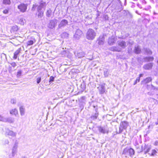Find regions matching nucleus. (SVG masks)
<instances>
[{
    "mask_svg": "<svg viewBox=\"0 0 158 158\" xmlns=\"http://www.w3.org/2000/svg\"><path fill=\"white\" fill-rule=\"evenodd\" d=\"M39 5H37L36 4H34L33 5L31 8V10L34 11L35 10L37 7V10H44L47 6V3L46 2L41 0L39 3Z\"/></svg>",
    "mask_w": 158,
    "mask_h": 158,
    "instance_id": "nucleus-1",
    "label": "nucleus"
},
{
    "mask_svg": "<svg viewBox=\"0 0 158 158\" xmlns=\"http://www.w3.org/2000/svg\"><path fill=\"white\" fill-rule=\"evenodd\" d=\"M96 33L95 31L92 29H89L86 34V38L89 40H93L96 36Z\"/></svg>",
    "mask_w": 158,
    "mask_h": 158,
    "instance_id": "nucleus-2",
    "label": "nucleus"
},
{
    "mask_svg": "<svg viewBox=\"0 0 158 158\" xmlns=\"http://www.w3.org/2000/svg\"><path fill=\"white\" fill-rule=\"evenodd\" d=\"M4 131L5 135L10 136L12 137H16L17 135V133L16 132L13 131L7 128H6Z\"/></svg>",
    "mask_w": 158,
    "mask_h": 158,
    "instance_id": "nucleus-3",
    "label": "nucleus"
},
{
    "mask_svg": "<svg viewBox=\"0 0 158 158\" xmlns=\"http://www.w3.org/2000/svg\"><path fill=\"white\" fill-rule=\"evenodd\" d=\"M0 121L4 122H8L9 123H13L15 122V118L11 117H4L0 115Z\"/></svg>",
    "mask_w": 158,
    "mask_h": 158,
    "instance_id": "nucleus-4",
    "label": "nucleus"
},
{
    "mask_svg": "<svg viewBox=\"0 0 158 158\" xmlns=\"http://www.w3.org/2000/svg\"><path fill=\"white\" fill-rule=\"evenodd\" d=\"M128 125V123L126 121L122 122L119 127V133H122L123 130H125L127 129Z\"/></svg>",
    "mask_w": 158,
    "mask_h": 158,
    "instance_id": "nucleus-5",
    "label": "nucleus"
},
{
    "mask_svg": "<svg viewBox=\"0 0 158 158\" xmlns=\"http://www.w3.org/2000/svg\"><path fill=\"white\" fill-rule=\"evenodd\" d=\"M57 23V19H54L51 20L50 21L49 23L48 24V27L50 29H52L55 28L56 25Z\"/></svg>",
    "mask_w": 158,
    "mask_h": 158,
    "instance_id": "nucleus-6",
    "label": "nucleus"
},
{
    "mask_svg": "<svg viewBox=\"0 0 158 158\" xmlns=\"http://www.w3.org/2000/svg\"><path fill=\"white\" fill-rule=\"evenodd\" d=\"M27 4L22 3L18 6V8L20 12L24 13L26 11L27 9Z\"/></svg>",
    "mask_w": 158,
    "mask_h": 158,
    "instance_id": "nucleus-7",
    "label": "nucleus"
},
{
    "mask_svg": "<svg viewBox=\"0 0 158 158\" xmlns=\"http://www.w3.org/2000/svg\"><path fill=\"white\" fill-rule=\"evenodd\" d=\"M18 146V143L15 142L12 149L11 153L13 157L17 153Z\"/></svg>",
    "mask_w": 158,
    "mask_h": 158,
    "instance_id": "nucleus-8",
    "label": "nucleus"
},
{
    "mask_svg": "<svg viewBox=\"0 0 158 158\" xmlns=\"http://www.w3.org/2000/svg\"><path fill=\"white\" fill-rule=\"evenodd\" d=\"M82 31L79 29H77L75 32L73 37L74 38L76 39H80L81 35L82 34Z\"/></svg>",
    "mask_w": 158,
    "mask_h": 158,
    "instance_id": "nucleus-9",
    "label": "nucleus"
},
{
    "mask_svg": "<svg viewBox=\"0 0 158 158\" xmlns=\"http://www.w3.org/2000/svg\"><path fill=\"white\" fill-rule=\"evenodd\" d=\"M97 42L99 45H103L104 43L105 38L104 35H101L97 40Z\"/></svg>",
    "mask_w": 158,
    "mask_h": 158,
    "instance_id": "nucleus-10",
    "label": "nucleus"
},
{
    "mask_svg": "<svg viewBox=\"0 0 158 158\" xmlns=\"http://www.w3.org/2000/svg\"><path fill=\"white\" fill-rule=\"evenodd\" d=\"M98 88L100 94H104L106 91L105 84L104 83L100 85V86L98 87Z\"/></svg>",
    "mask_w": 158,
    "mask_h": 158,
    "instance_id": "nucleus-11",
    "label": "nucleus"
},
{
    "mask_svg": "<svg viewBox=\"0 0 158 158\" xmlns=\"http://www.w3.org/2000/svg\"><path fill=\"white\" fill-rule=\"evenodd\" d=\"M126 152L129 154L130 156L133 155L135 153V151L134 149L132 148H130L127 149H124L123 152V154H125Z\"/></svg>",
    "mask_w": 158,
    "mask_h": 158,
    "instance_id": "nucleus-12",
    "label": "nucleus"
},
{
    "mask_svg": "<svg viewBox=\"0 0 158 158\" xmlns=\"http://www.w3.org/2000/svg\"><path fill=\"white\" fill-rule=\"evenodd\" d=\"M116 40V38L114 36L109 37L108 41V44L110 45H113Z\"/></svg>",
    "mask_w": 158,
    "mask_h": 158,
    "instance_id": "nucleus-13",
    "label": "nucleus"
},
{
    "mask_svg": "<svg viewBox=\"0 0 158 158\" xmlns=\"http://www.w3.org/2000/svg\"><path fill=\"white\" fill-rule=\"evenodd\" d=\"M68 22L67 20L63 19L60 22L58 25V27L59 28H61L65 27L68 24Z\"/></svg>",
    "mask_w": 158,
    "mask_h": 158,
    "instance_id": "nucleus-14",
    "label": "nucleus"
},
{
    "mask_svg": "<svg viewBox=\"0 0 158 158\" xmlns=\"http://www.w3.org/2000/svg\"><path fill=\"white\" fill-rule=\"evenodd\" d=\"M118 44L122 48H124L127 47V43L123 40L118 41Z\"/></svg>",
    "mask_w": 158,
    "mask_h": 158,
    "instance_id": "nucleus-15",
    "label": "nucleus"
},
{
    "mask_svg": "<svg viewBox=\"0 0 158 158\" xmlns=\"http://www.w3.org/2000/svg\"><path fill=\"white\" fill-rule=\"evenodd\" d=\"M10 113L11 115L16 116L18 114V110L16 108L11 109L10 111Z\"/></svg>",
    "mask_w": 158,
    "mask_h": 158,
    "instance_id": "nucleus-16",
    "label": "nucleus"
},
{
    "mask_svg": "<svg viewBox=\"0 0 158 158\" xmlns=\"http://www.w3.org/2000/svg\"><path fill=\"white\" fill-rule=\"evenodd\" d=\"M153 65V63H150L146 64H145L143 66V68L146 70H148L152 69Z\"/></svg>",
    "mask_w": 158,
    "mask_h": 158,
    "instance_id": "nucleus-17",
    "label": "nucleus"
},
{
    "mask_svg": "<svg viewBox=\"0 0 158 158\" xmlns=\"http://www.w3.org/2000/svg\"><path fill=\"white\" fill-rule=\"evenodd\" d=\"M98 129L99 132L103 134H105L107 131L105 127H98Z\"/></svg>",
    "mask_w": 158,
    "mask_h": 158,
    "instance_id": "nucleus-18",
    "label": "nucleus"
},
{
    "mask_svg": "<svg viewBox=\"0 0 158 158\" xmlns=\"http://www.w3.org/2000/svg\"><path fill=\"white\" fill-rule=\"evenodd\" d=\"M21 51V48H19L18 49H17L15 52L14 53V56L13 57V58L14 60L16 59L18 57V56L20 53Z\"/></svg>",
    "mask_w": 158,
    "mask_h": 158,
    "instance_id": "nucleus-19",
    "label": "nucleus"
},
{
    "mask_svg": "<svg viewBox=\"0 0 158 158\" xmlns=\"http://www.w3.org/2000/svg\"><path fill=\"white\" fill-rule=\"evenodd\" d=\"M110 50L113 52H120L121 51V49L120 48L116 46L112 47L110 48Z\"/></svg>",
    "mask_w": 158,
    "mask_h": 158,
    "instance_id": "nucleus-20",
    "label": "nucleus"
},
{
    "mask_svg": "<svg viewBox=\"0 0 158 158\" xmlns=\"http://www.w3.org/2000/svg\"><path fill=\"white\" fill-rule=\"evenodd\" d=\"M19 110L21 116H22L25 114V108L23 106H21L19 107Z\"/></svg>",
    "mask_w": 158,
    "mask_h": 158,
    "instance_id": "nucleus-21",
    "label": "nucleus"
},
{
    "mask_svg": "<svg viewBox=\"0 0 158 158\" xmlns=\"http://www.w3.org/2000/svg\"><path fill=\"white\" fill-rule=\"evenodd\" d=\"M95 110L96 112L94 114L92 115L91 117V118L93 120H95L96 119L98 115V109H95Z\"/></svg>",
    "mask_w": 158,
    "mask_h": 158,
    "instance_id": "nucleus-22",
    "label": "nucleus"
},
{
    "mask_svg": "<svg viewBox=\"0 0 158 158\" xmlns=\"http://www.w3.org/2000/svg\"><path fill=\"white\" fill-rule=\"evenodd\" d=\"M38 12L37 17L38 18H41L44 15V10H37Z\"/></svg>",
    "mask_w": 158,
    "mask_h": 158,
    "instance_id": "nucleus-23",
    "label": "nucleus"
},
{
    "mask_svg": "<svg viewBox=\"0 0 158 158\" xmlns=\"http://www.w3.org/2000/svg\"><path fill=\"white\" fill-rule=\"evenodd\" d=\"M134 51L136 54H139L140 53L141 51V49L139 46L135 47Z\"/></svg>",
    "mask_w": 158,
    "mask_h": 158,
    "instance_id": "nucleus-24",
    "label": "nucleus"
},
{
    "mask_svg": "<svg viewBox=\"0 0 158 158\" xmlns=\"http://www.w3.org/2000/svg\"><path fill=\"white\" fill-rule=\"evenodd\" d=\"M85 53L84 52H82L77 53L76 56L78 58H80L85 56Z\"/></svg>",
    "mask_w": 158,
    "mask_h": 158,
    "instance_id": "nucleus-25",
    "label": "nucleus"
},
{
    "mask_svg": "<svg viewBox=\"0 0 158 158\" xmlns=\"http://www.w3.org/2000/svg\"><path fill=\"white\" fill-rule=\"evenodd\" d=\"M35 42V40L34 38H33L32 40H28L27 43V46L32 45Z\"/></svg>",
    "mask_w": 158,
    "mask_h": 158,
    "instance_id": "nucleus-26",
    "label": "nucleus"
},
{
    "mask_svg": "<svg viewBox=\"0 0 158 158\" xmlns=\"http://www.w3.org/2000/svg\"><path fill=\"white\" fill-rule=\"evenodd\" d=\"M18 30V27L16 25L13 26L11 28L10 31L11 32H16Z\"/></svg>",
    "mask_w": 158,
    "mask_h": 158,
    "instance_id": "nucleus-27",
    "label": "nucleus"
},
{
    "mask_svg": "<svg viewBox=\"0 0 158 158\" xmlns=\"http://www.w3.org/2000/svg\"><path fill=\"white\" fill-rule=\"evenodd\" d=\"M144 59V60L146 62L152 61L154 60V57L152 56L146 57Z\"/></svg>",
    "mask_w": 158,
    "mask_h": 158,
    "instance_id": "nucleus-28",
    "label": "nucleus"
},
{
    "mask_svg": "<svg viewBox=\"0 0 158 158\" xmlns=\"http://www.w3.org/2000/svg\"><path fill=\"white\" fill-rule=\"evenodd\" d=\"M144 51L148 55H151L152 54V51L149 48H145L144 49Z\"/></svg>",
    "mask_w": 158,
    "mask_h": 158,
    "instance_id": "nucleus-29",
    "label": "nucleus"
},
{
    "mask_svg": "<svg viewBox=\"0 0 158 158\" xmlns=\"http://www.w3.org/2000/svg\"><path fill=\"white\" fill-rule=\"evenodd\" d=\"M52 14V11L50 9L48 10L46 12V16L48 17H50Z\"/></svg>",
    "mask_w": 158,
    "mask_h": 158,
    "instance_id": "nucleus-30",
    "label": "nucleus"
},
{
    "mask_svg": "<svg viewBox=\"0 0 158 158\" xmlns=\"http://www.w3.org/2000/svg\"><path fill=\"white\" fill-rule=\"evenodd\" d=\"M152 80L151 78L150 77L147 78L146 79H144L143 81H142V82H144L145 83H147L151 81Z\"/></svg>",
    "mask_w": 158,
    "mask_h": 158,
    "instance_id": "nucleus-31",
    "label": "nucleus"
},
{
    "mask_svg": "<svg viewBox=\"0 0 158 158\" xmlns=\"http://www.w3.org/2000/svg\"><path fill=\"white\" fill-rule=\"evenodd\" d=\"M3 2L5 5H10L11 3L10 0H3Z\"/></svg>",
    "mask_w": 158,
    "mask_h": 158,
    "instance_id": "nucleus-32",
    "label": "nucleus"
},
{
    "mask_svg": "<svg viewBox=\"0 0 158 158\" xmlns=\"http://www.w3.org/2000/svg\"><path fill=\"white\" fill-rule=\"evenodd\" d=\"M22 74V71L21 70H19L17 73L16 77L18 78H19L20 77Z\"/></svg>",
    "mask_w": 158,
    "mask_h": 158,
    "instance_id": "nucleus-33",
    "label": "nucleus"
},
{
    "mask_svg": "<svg viewBox=\"0 0 158 158\" xmlns=\"http://www.w3.org/2000/svg\"><path fill=\"white\" fill-rule=\"evenodd\" d=\"M10 102L12 104H15L16 103V99L15 98H13L11 99Z\"/></svg>",
    "mask_w": 158,
    "mask_h": 158,
    "instance_id": "nucleus-34",
    "label": "nucleus"
},
{
    "mask_svg": "<svg viewBox=\"0 0 158 158\" xmlns=\"http://www.w3.org/2000/svg\"><path fill=\"white\" fill-rule=\"evenodd\" d=\"M9 142L8 139H5L3 140L2 144L4 145L8 144Z\"/></svg>",
    "mask_w": 158,
    "mask_h": 158,
    "instance_id": "nucleus-35",
    "label": "nucleus"
},
{
    "mask_svg": "<svg viewBox=\"0 0 158 158\" xmlns=\"http://www.w3.org/2000/svg\"><path fill=\"white\" fill-rule=\"evenodd\" d=\"M157 152V151L155 149L152 150V153L151 156H154L156 155Z\"/></svg>",
    "mask_w": 158,
    "mask_h": 158,
    "instance_id": "nucleus-36",
    "label": "nucleus"
},
{
    "mask_svg": "<svg viewBox=\"0 0 158 158\" xmlns=\"http://www.w3.org/2000/svg\"><path fill=\"white\" fill-rule=\"evenodd\" d=\"M25 22V20L23 18L19 20V23L21 25H23Z\"/></svg>",
    "mask_w": 158,
    "mask_h": 158,
    "instance_id": "nucleus-37",
    "label": "nucleus"
},
{
    "mask_svg": "<svg viewBox=\"0 0 158 158\" xmlns=\"http://www.w3.org/2000/svg\"><path fill=\"white\" fill-rule=\"evenodd\" d=\"M54 77L53 76H51L49 78V82L51 83L53 81H54Z\"/></svg>",
    "mask_w": 158,
    "mask_h": 158,
    "instance_id": "nucleus-38",
    "label": "nucleus"
},
{
    "mask_svg": "<svg viewBox=\"0 0 158 158\" xmlns=\"http://www.w3.org/2000/svg\"><path fill=\"white\" fill-rule=\"evenodd\" d=\"M104 75L105 77H107L109 75V72L107 70L104 71Z\"/></svg>",
    "mask_w": 158,
    "mask_h": 158,
    "instance_id": "nucleus-39",
    "label": "nucleus"
},
{
    "mask_svg": "<svg viewBox=\"0 0 158 158\" xmlns=\"http://www.w3.org/2000/svg\"><path fill=\"white\" fill-rule=\"evenodd\" d=\"M103 19L105 20H108V17L106 15H103Z\"/></svg>",
    "mask_w": 158,
    "mask_h": 158,
    "instance_id": "nucleus-40",
    "label": "nucleus"
},
{
    "mask_svg": "<svg viewBox=\"0 0 158 158\" xmlns=\"http://www.w3.org/2000/svg\"><path fill=\"white\" fill-rule=\"evenodd\" d=\"M85 99V96H82L80 99V101L81 102H84V100Z\"/></svg>",
    "mask_w": 158,
    "mask_h": 158,
    "instance_id": "nucleus-41",
    "label": "nucleus"
},
{
    "mask_svg": "<svg viewBox=\"0 0 158 158\" xmlns=\"http://www.w3.org/2000/svg\"><path fill=\"white\" fill-rule=\"evenodd\" d=\"M140 79H139V77H137L136 78V80L134 83V85H135L138 82H139L140 81Z\"/></svg>",
    "mask_w": 158,
    "mask_h": 158,
    "instance_id": "nucleus-42",
    "label": "nucleus"
},
{
    "mask_svg": "<svg viewBox=\"0 0 158 158\" xmlns=\"http://www.w3.org/2000/svg\"><path fill=\"white\" fill-rule=\"evenodd\" d=\"M37 84H39L41 81V77H38L37 78Z\"/></svg>",
    "mask_w": 158,
    "mask_h": 158,
    "instance_id": "nucleus-43",
    "label": "nucleus"
},
{
    "mask_svg": "<svg viewBox=\"0 0 158 158\" xmlns=\"http://www.w3.org/2000/svg\"><path fill=\"white\" fill-rule=\"evenodd\" d=\"M139 1L143 5H145L146 4V2L145 0H139Z\"/></svg>",
    "mask_w": 158,
    "mask_h": 158,
    "instance_id": "nucleus-44",
    "label": "nucleus"
},
{
    "mask_svg": "<svg viewBox=\"0 0 158 158\" xmlns=\"http://www.w3.org/2000/svg\"><path fill=\"white\" fill-rule=\"evenodd\" d=\"M10 64L13 67H15L17 65L16 63L15 62L11 63H10Z\"/></svg>",
    "mask_w": 158,
    "mask_h": 158,
    "instance_id": "nucleus-45",
    "label": "nucleus"
},
{
    "mask_svg": "<svg viewBox=\"0 0 158 158\" xmlns=\"http://www.w3.org/2000/svg\"><path fill=\"white\" fill-rule=\"evenodd\" d=\"M3 13L5 14H7L8 13V10L7 9H5L3 10Z\"/></svg>",
    "mask_w": 158,
    "mask_h": 158,
    "instance_id": "nucleus-46",
    "label": "nucleus"
},
{
    "mask_svg": "<svg viewBox=\"0 0 158 158\" xmlns=\"http://www.w3.org/2000/svg\"><path fill=\"white\" fill-rule=\"evenodd\" d=\"M135 146H136L137 148H139V143L137 141H136L135 143Z\"/></svg>",
    "mask_w": 158,
    "mask_h": 158,
    "instance_id": "nucleus-47",
    "label": "nucleus"
},
{
    "mask_svg": "<svg viewBox=\"0 0 158 158\" xmlns=\"http://www.w3.org/2000/svg\"><path fill=\"white\" fill-rule=\"evenodd\" d=\"M150 148H148L145 151V153H147L150 150Z\"/></svg>",
    "mask_w": 158,
    "mask_h": 158,
    "instance_id": "nucleus-48",
    "label": "nucleus"
},
{
    "mask_svg": "<svg viewBox=\"0 0 158 158\" xmlns=\"http://www.w3.org/2000/svg\"><path fill=\"white\" fill-rule=\"evenodd\" d=\"M137 6L139 7L140 9H142V8L141 5L139 4V3H138L137 4Z\"/></svg>",
    "mask_w": 158,
    "mask_h": 158,
    "instance_id": "nucleus-49",
    "label": "nucleus"
},
{
    "mask_svg": "<svg viewBox=\"0 0 158 158\" xmlns=\"http://www.w3.org/2000/svg\"><path fill=\"white\" fill-rule=\"evenodd\" d=\"M154 145L155 146L158 145V141H156L154 143Z\"/></svg>",
    "mask_w": 158,
    "mask_h": 158,
    "instance_id": "nucleus-50",
    "label": "nucleus"
},
{
    "mask_svg": "<svg viewBox=\"0 0 158 158\" xmlns=\"http://www.w3.org/2000/svg\"><path fill=\"white\" fill-rule=\"evenodd\" d=\"M143 75V74H140L139 75V76L138 77H139V79H140V77H142Z\"/></svg>",
    "mask_w": 158,
    "mask_h": 158,
    "instance_id": "nucleus-51",
    "label": "nucleus"
},
{
    "mask_svg": "<svg viewBox=\"0 0 158 158\" xmlns=\"http://www.w3.org/2000/svg\"><path fill=\"white\" fill-rule=\"evenodd\" d=\"M155 124H156V125H157L158 124V119H157V121L155 123Z\"/></svg>",
    "mask_w": 158,
    "mask_h": 158,
    "instance_id": "nucleus-52",
    "label": "nucleus"
},
{
    "mask_svg": "<svg viewBox=\"0 0 158 158\" xmlns=\"http://www.w3.org/2000/svg\"><path fill=\"white\" fill-rule=\"evenodd\" d=\"M118 2H119V4H120L121 5V4H121V2L120 1V0H118Z\"/></svg>",
    "mask_w": 158,
    "mask_h": 158,
    "instance_id": "nucleus-53",
    "label": "nucleus"
},
{
    "mask_svg": "<svg viewBox=\"0 0 158 158\" xmlns=\"http://www.w3.org/2000/svg\"><path fill=\"white\" fill-rule=\"evenodd\" d=\"M148 94L149 95H151V93L150 92H148Z\"/></svg>",
    "mask_w": 158,
    "mask_h": 158,
    "instance_id": "nucleus-54",
    "label": "nucleus"
},
{
    "mask_svg": "<svg viewBox=\"0 0 158 158\" xmlns=\"http://www.w3.org/2000/svg\"><path fill=\"white\" fill-rule=\"evenodd\" d=\"M151 8V6H149L148 7V9H150Z\"/></svg>",
    "mask_w": 158,
    "mask_h": 158,
    "instance_id": "nucleus-55",
    "label": "nucleus"
},
{
    "mask_svg": "<svg viewBox=\"0 0 158 158\" xmlns=\"http://www.w3.org/2000/svg\"><path fill=\"white\" fill-rule=\"evenodd\" d=\"M146 148V146H145V148H144V150H145V148Z\"/></svg>",
    "mask_w": 158,
    "mask_h": 158,
    "instance_id": "nucleus-56",
    "label": "nucleus"
},
{
    "mask_svg": "<svg viewBox=\"0 0 158 158\" xmlns=\"http://www.w3.org/2000/svg\"><path fill=\"white\" fill-rule=\"evenodd\" d=\"M132 0L133 1H138V0Z\"/></svg>",
    "mask_w": 158,
    "mask_h": 158,
    "instance_id": "nucleus-57",
    "label": "nucleus"
},
{
    "mask_svg": "<svg viewBox=\"0 0 158 158\" xmlns=\"http://www.w3.org/2000/svg\"><path fill=\"white\" fill-rule=\"evenodd\" d=\"M143 148V146H142V151H143V148Z\"/></svg>",
    "mask_w": 158,
    "mask_h": 158,
    "instance_id": "nucleus-58",
    "label": "nucleus"
},
{
    "mask_svg": "<svg viewBox=\"0 0 158 158\" xmlns=\"http://www.w3.org/2000/svg\"><path fill=\"white\" fill-rule=\"evenodd\" d=\"M152 87H153V88H154V89H154V87H153V86L152 85Z\"/></svg>",
    "mask_w": 158,
    "mask_h": 158,
    "instance_id": "nucleus-59",
    "label": "nucleus"
},
{
    "mask_svg": "<svg viewBox=\"0 0 158 158\" xmlns=\"http://www.w3.org/2000/svg\"><path fill=\"white\" fill-rule=\"evenodd\" d=\"M157 63L158 64V60L157 61Z\"/></svg>",
    "mask_w": 158,
    "mask_h": 158,
    "instance_id": "nucleus-60",
    "label": "nucleus"
},
{
    "mask_svg": "<svg viewBox=\"0 0 158 158\" xmlns=\"http://www.w3.org/2000/svg\"><path fill=\"white\" fill-rule=\"evenodd\" d=\"M136 13H137V11H136Z\"/></svg>",
    "mask_w": 158,
    "mask_h": 158,
    "instance_id": "nucleus-61",
    "label": "nucleus"
},
{
    "mask_svg": "<svg viewBox=\"0 0 158 158\" xmlns=\"http://www.w3.org/2000/svg\"><path fill=\"white\" fill-rule=\"evenodd\" d=\"M98 14H97V16H98Z\"/></svg>",
    "mask_w": 158,
    "mask_h": 158,
    "instance_id": "nucleus-62",
    "label": "nucleus"
}]
</instances>
